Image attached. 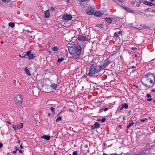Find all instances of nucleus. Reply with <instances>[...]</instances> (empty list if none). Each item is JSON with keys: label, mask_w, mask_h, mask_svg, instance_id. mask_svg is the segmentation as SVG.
I'll return each instance as SVG.
<instances>
[{"label": "nucleus", "mask_w": 155, "mask_h": 155, "mask_svg": "<svg viewBox=\"0 0 155 155\" xmlns=\"http://www.w3.org/2000/svg\"><path fill=\"white\" fill-rule=\"evenodd\" d=\"M50 17V14L49 10H47L45 11L44 17L45 18H48Z\"/></svg>", "instance_id": "obj_11"}, {"label": "nucleus", "mask_w": 155, "mask_h": 155, "mask_svg": "<svg viewBox=\"0 0 155 155\" xmlns=\"http://www.w3.org/2000/svg\"><path fill=\"white\" fill-rule=\"evenodd\" d=\"M9 0H2V1L4 3L8 2Z\"/></svg>", "instance_id": "obj_34"}, {"label": "nucleus", "mask_w": 155, "mask_h": 155, "mask_svg": "<svg viewBox=\"0 0 155 155\" xmlns=\"http://www.w3.org/2000/svg\"><path fill=\"white\" fill-rule=\"evenodd\" d=\"M17 129L18 130L19 129H20L22 128L23 127V124L22 123H20L18 125H17Z\"/></svg>", "instance_id": "obj_19"}, {"label": "nucleus", "mask_w": 155, "mask_h": 155, "mask_svg": "<svg viewBox=\"0 0 155 155\" xmlns=\"http://www.w3.org/2000/svg\"><path fill=\"white\" fill-rule=\"evenodd\" d=\"M134 124V123L133 122L132 120H130L129 121V124L127 126V128L130 127L131 126L133 125Z\"/></svg>", "instance_id": "obj_15"}, {"label": "nucleus", "mask_w": 155, "mask_h": 155, "mask_svg": "<svg viewBox=\"0 0 155 155\" xmlns=\"http://www.w3.org/2000/svg\"><path fill=\"white\" fill-rule=\"evenodd\" d=\"M41 138L45 139L47 140H49L51 138L50 136L49 135H43L41 137Z\"/></svg>", "instance_id": "obj_14"}, {"label": "nucleus", "mask_w": 155, "mask_h": 155, "mask_svg": "<svg viewBox=\"0 0 155 155\" xmlns=\"http://www.w3.org/2000/svg\"><path fill=\"white\" fill-rule=\"evenodd\" d=\"M86 12L88 15L93 14L94 13V10L92 8H88L86 9Z\"/></svg>", "instance_id": "obj_8"}, {"label": "nucleus", "mask_w": 155, "mask_h": 155, "mask_svg": "<svg viewBox=\"0 0 155 155\" xmlns=\"http://www.w3.org/2000/svg\"><path fill=\"white\" fill-rule=\"evenodd\" d=\"M131 49L133 51H135L137 49V48H131Z\"/></svg>", "instance_id": "obj_35"}, {"label": "nucleus", "mask_w": 155, "mask_h": 155, "mask_svg": "<svg viewBox=\"0 0 155 155\" xmlns=\"http://www.w3.org/2000/svg\"><path fill=\"white\" fill-rule=\"evenodd\" d=\"M122 106L125 109H127L128 108V105L126 103L123 104L122 105Z\"/></svg>", "instance_id": "obj_22"}, {"label": "nucleus", "mask_w": 155, "mask_h": 155, "mask_svg": "<svg viewBox=\"0 0 155 155\" xmlns=\"http://www.w3.org/2000/svg\"><path fill=\"white\" fill-rule=\"evenodd\" d=\"M78 39L79 41H84L88 40V38L87 37L82 35H79L78 36Z\"/></svg>", "instance_id": "obj_7"}, {"label": "nucleus", "mask_w": 155, "mask_h": 155, "mask_svg": "<svg viewBox=\"0 0 155 155\" xmlns=\"http://www.w3.org/2000/svg\"><path fill=\"white\" fill-rule=\"evenodd\" d=\"M97 121H101V119H98L97 120Z\"/></svg>", "instance_id": "obj_55"}, {"label": "nucleus", "mask_w": 155, "mask_h": 155, "mask_svg": "<svg viewBox=\"0 0 155 155\" xmlns=\"http://www.w3.org/2000/svg\"><path fill=\"white\" fill-rule=\"evenodd\" d=\"M25 55H25V54L24 56H22L21 54H19V57L20 58H24V57H25Z\"/></svg>", "instance_id": "obj_38"}, {"label": "nucleus", "mask_w": 155, "mask_h": 155, "mask_svg": "<svg viewBox=\"0 0 155 155\" xmlns=\"http://www.w3.org/2000/svg\"><path fill=\"white\" fill-rule=\"evenodd\" d=\"M153 102L154 103H155V100H153Z\"/></svg>", "instance_id": "obj_64"}, {"label": "nucleus", "mask_w": 155, "mask_h": 155, "mask_svg": "<svg viewBox=\"0 0 155 155\" xmlns=\"http://www.w3.org/2000/svg\"><path fill=\"white\" fill-rule=\"evenodd\" d=\"M114 153V155H117V154L116 153Z\"/></svg>", "instance_id": "obj_57"}, {"label": "nucleus", "mask_w": 155, "mask_h": 155, "mask_svg": "<svg viewBox=\"0 0 155 155\" xmlns=\"http://www.w3.org/2000/svg\"><path fill=\"white\" fill-rule=\"evenodd\" d=\"M122 33V32L121 31H119L118 32H115L114 33V35L117 38L119 37V35Z\"/></svg>", "instance_id": "obj_16"}, {"label": "nucleus", "mask_w": 155, "mask_h": 155, "mask_svg": "<svg viewBox=\"0 0 155 155\" xmlns=\"http://www.w3.org/2000/svg\"><path fill=\"white\" fill-rule=\"evenodd\" d=\"M62 117L61 116L58 117L56 120V121L58 122L61 121L62 120Z\"/></svg>", "instance_id": "obj_24"}, {"label": "nucleus", "mask_w": 155, "mask_h": 155, "mask_svg": "<svg viewBox=\"0 0 155 155\" xmlns=\"http://www.w3.org/2000/svg\"><path fill=\"white\" fill-rule=\"evenodd\" d=\"M64 60V58L61 57L60 58H58V62H62V61H63Z\"/></svg>", "instance_id": "obj_25"}, {"label": "nucleus", "mask_w": 155, "mask_h": 155, "mask_svg": "<svg viewBox=\"0 0 155 155\" xmlns=\"http://www.w3.org/2000/svg\"><path fill=\"white\" fill-rule=\"evenodd\" d=\"M24 70L26 73L28 75H30L31 74L29 70L28 69L27 67H26L24 69Z\"/></svg>", "instance_id": "obj_17"}, {"label": "nucleus", "mask_w": 155, "mask_h": 155, "mask_svg": "<svg viewBox=\"0 0 155 155\" xmlns=\"http://www.w3.org/2000/svg\"><path fill=\"white\" fill-rule=\"evenodd\" d=\"M62 18L64 20L68 21L72 19V15L66 13L64 15Z\"/></svg>", "instance_id": "obj_5"}, {"label": "nucleus", "mask_w": 155, "mask_h": 155, "mask_svg": "<svg viewBox=\"0 0 155 155\" xmlns=\"http://www.w3.org/2000/svg\"><path fill=\"white\" fill-rule=\"evenodd\" d=\"M61 112H61L59 114H58V115H59Z\"/></svg>", "instance_id": "obj_61"}, {"label": "nucleus", "mask_w": 155, "mask_h": 155, "mask_svg": "<svg viewBox=\"0 0 155 155\" xmlns=\"http://www.w3.org/2000/svg\"><path fill=\"white\" fill-rule=\"evenodd\" d=\"M108 108H105L104 110V111H106L108 110Z\"/></svg>", "instance_id": "obj_44"}, {"label": "nucleus", "mask_w": 155, "mask_h": 155, "mask_svg": "<svg viewBox=\"0 0 155 155\" xmlns=\"http://www.w3.org/2000/svg\"><path fill=\"white\" fill-rule=\"evenodd\" d=\"M132 67L133 68H136V67H135L134 66H132Z\"/></svg>", "instance_id": "obj_56"}, {"label": "nucleus", "mask_w": 155, "mask_h": 155, "mask_svg": "<svg viewBox=\"0 0 155 155\" xmlns=\"http://www.w3.org/2000/svg\"><path fill=\"white\" fill-rule=\"evenodd\" d=\"M134 123V124H136L137 123V121H135Z\"/></svg>", "instance_id": "obj_58"}, {"label": "nucleus", "mask_w": 155, "mask_h": 155, "mask_svg": "<svg viewBox=\"0 0 155 155\" xmlns=\"http://www.w3.org/2000/svg\"><path fill=\"white\" fill-rule=\"evenodd\" d=\"M100 127V124L97 122H95L94 123V125H91V126L90 128L92 130L95 129L99 128Z\"/></svg>", "instance_id": "obj_9"}, {"label": "nucleus", "mask_w": 155, "mask_h": 155, "mask_svg": "<svg viewBox=\"0 0 155 155\" xmlns=\"http://www.w3.org/2000/svg\"><path fill=\"white\" fill-rule=\"evenodd\" d=\"M18 143H20V141L19 140L18 141Z\"/></svg>", "instance_id": "obj_60"}, {"label": "nucleus", "mask_w": 155, "mask_h": 155, "mask_svg": "<svg viewBox=\"0 0 155 155\" xmlns=\"http://www.w3.org/2000/svg\"><path fill=\"white\" fill-rule=\"evenodd\" d=\"M73 155H78V153L77 151H74L73 153Z\"/></svg>", "instance_id": "obj_30"}, {"label": "nucleus", "mask_w": 155, "mask_h": 155, "mask_svg": "<svg viewBox=\"0 0 155 155\" xmlns=\"http://www.w3.org/2000/svg\"><path fill=\"white\" fill-rule=\"evenodd\" d=\"M20 148L21 149H22L23 148V147H22V144H21L20 145Z\"/></svg>", "instance_id": "obj_47"}, {"label": "nucleus", "mask_w": 155, "mask_h": 155, "mask_svg": "<svg viewBox=\"0 0 155 155\" xmlns=\"http://www.w3.org/2000/svg\"><path fill=\"white\" fill-rule=\"evenodd\" d=\"M68 49L69 52L72 55L71 58H74L75 59L79 58L82 49L80 45H75L74 47H68Z\"/></svg>", "instance_id": "obj_3"}, {"label": "nucleus", "mask_w": 155, "mask_h": 155, "mask_svg": "<svg viewBox=\"0 0 155 155\" xmlns=\"http://www.w3.org/2000/svg\"><path fill=\"white\" fill-rule=\"evenodd\" d=\"M1 43L2 44H3V41H1Z\"/></svg>", "instance_id": "obj_62"}, {"label": "nucleus", "mask_w": 155, "mask_h": 155, "mask_svg": "<svg viewBox=\"0 0 155 155\" xmlns=\"http://www.w3.org/2000/svg\"><path fill=\"white\" fill-rule=\"evenodd\" d=\"M19 152L20 153H22V150H19Z\"/></svg>", "instance_id": "obj_49"}, {"label": "nucleus", "mask_w": 155, "mask_h": 155, "mask_svg": "<svg viewBox=\"0 0 155 155\" xmlns=\"http://www.w3.org/2000/svg\"><path fill=\"white\" fill-rule=\"evenodd\" d=\"M57 87V84H56L54 83L53 84H52L51 85V87L53 89H55Z\"/></svg>", "instance_id": "obj_21"}, {"label": "nucleus", "mask_w": 155, "mask_h": 155, "mask_svg": "<svg viewBox=\"0 0 155 155\" xmlns=\"http://www.w3.org/2000/svg\"><path fill=\"white\" fill-rule=\"evenodd\" d=\"M141 81L144 86L152 88L155 83V75L152 73L147 74L142 77Z\"/></svg>", "instance_id": "obj_2"}, {"label": "nucleus", "mask_w": 155, "mask_h": 155, "mask_svg": "<svg viewBox=\"0 0 155 155\" xmlns=\"http://www.w3.org/2000/svg\"><path fill=\"white\" fill-rule=\"evenodd\" d=\"M151 12L155 14V10H154L153 9H152L151 10Z\"/></svg>", "instance_id": "obj_41"}, {"label": "nucleus", "mask_w": 155, "mask_h": 155, "mask_svg": "<svg viewBox=\"0 0 155 155\" xmlns=\"http://www.w3.org/2000/svg\"><path fill=\"white\" fill-rule=\"evenodd\" d=\"M7 122L8 123V124H11V123H10V122H9V121H7Z\"/></svg>", "instance_id": "obj_53"}, {"label": "nucleus", "mask_w": 155, "mask_h": 155, "mask_svg": "<svg viewBox=\"0 0 155 155\" xmlns=\"http://www.w3.org/2000/svg\"><path fill=\"white\" fill-rule=\"evenodd\" d=\"M105 20L108 23H111L112 22L111 19L110 18H106Z\"/></svg>", "instance_id": "obj_18"}, {"label": "nucleus", "mask_w": 155, "mask_h": 155, "mask_svg": "<svg viewBox=\"0 0 155 155\" xmlns=\"http://www.w3.org/2000/svg\"><path fill=\"white\" fill-rule=\"evenodd\" d=\"M140 26L142 28H147L149 27H148L146 25H140Z\"/></svg>", "instance_id": "obj_26"}, {"label": "nucleus", "mask_w": 155, "mask_h": 155, "mask_svg": "<svg viewBox=\"0 0 155 155\" xmlns=\"http://www.w3.org/2000/svg\"><path fill=\"white\" fill-rule=\"evenodd\" d=\"M12 127L14 130H18L17 129V127L16 125H13L12 126Z\"/></svg>", "instance_id": "obj_28"}, {"label": "nucleus", "mask_w": 155, "mask_h": 155, "mask_svg": "<svg viewBox=\"0 0 155 155\" xmlns=\"http://www.w3.org/2000/svg\"><path fill=\"white\" fill-rule=\"evenodd\" d=\"M110 63L108 59H105L103 61L97 62V64H91L90 67L88 68L87 75L91 77L94 75L99 73L101 71L106 68Z\"/></svg>", "instance_id": "obj_1"}, {"label": "nucleus", "mask_w": 155, "mask_h": 155, "mask_svg": "<svg viewBox=\"0 0 155 155\" xmlns=\"http://www.w3.org/2000/svg\"><path fill=\"white\" fill-rule=\"evenodd\" d=\"M110 155H114V153H111V154H110Z\"/></svg>", "instance_id": "obj_63"}, {"label": "nucleus", "mask_w": 155, "mask_h": 155, "mask_svg": "<svg viewBox=\"0 0 155 155\" xmlns=\"http://www.w3.org/2000/svg\"><path fill=\"white\" fill-rule=\"evenodd\" d=\"M137 28V29H141L142 28H141V27H140H140H139V28Z\"/></svg>", "instance_id": "obj_51"}, {"label": "nucleus", "mask_w": 155, "mask_h": 155, "mask_svg": "<svg viewBox=\"0 0 155 155\" xmlns=\"http://www.w3.org/2000/svg\"><path fill=\"white\" fill-rule=\"evenodd\" d=\"M50 115H51L50 114V113L48 114V116H50Z\"/></svg>", "instance_id": "obj_59"}, {"label": "nucleus", "mask_w": 155, "mask_h": 155, "mask_svg": "<svg viewBox=\"0 0 155 155\" xmlns=\"http://www.w3.org/2000/svg\"><path fill=\"white\" fill-rule=\"evenodd\" d=\"M124 108L122 106L120 108V110H121Z\"/></svg>", "instance_id": "obj_52"}, {"label": "nucleus", "mask_w": 155, "mask_h": 155, "mask_svg": "<svg viewBox=\"0 0 155 155\" xmlns=\"http://www.w3.org/2000/svg\"><path fill=\"white\" fill-rule=\"evenodd\" d=\"M152 100V99L151 98L147 99V101H150Z\"/></svg>", "instance_id": "obj_39"}, {"label": "nucleus", "mask_w": 155, "mask_h": 155, "mask_svg": "<svg viewBox=\"0 0 155 155\" xmlns=\"http://www.w3.org/2000/svg\"><path fill=\"white\" fill-rule=\"evenodd\" d=\"M122 7L124 8L126 11L130 13H134V11L132 9H130L129 8L125 6H122Z\"/></svg>", "instance_id": "obj_10"}, {"label": "nucleus", "mask_w": 155, "mask_h": 155, "mask_svg": "<svg viewBox=\"0 0 155 155\" xmlns=\"http://www.w3.org/2000/svg\"><path fill=\"white\" fill-rule=\"evenodd\" d=\"M52 50L54 51H58L59 48L57 46H55L52 48Z\"/></svg>", "instance_id": "obj_20"}, {"label": "nucleus", "mask_w": 155, "mask_h": 155, "mask_svg": "<svg viewBox=\"0 0 155 155\" xmlns=\"http://www.w3.org/2000/svg\"><path fill=\"white\" fill-rule=\"evenodd\" d=\"M151 2H153L155 0H149Z\"/></svg>", "instance_id": "obj_54"}, {"label": "nucleus", "mask_w": 155, "mask_h": 155, "mask_svg": "<svg viewBox=\"0 0 155 155\" xmlns=\"http://www.w3.org/2000/svg\"><path fill=\"white\" fill-rule=\"evenodd\" d=\"M117 1L120 3H123V1L122 0H118Z\"/></svg>", "instance_id": "obj_46"}, {"label": "nucleus", "mask_w": 155, "mask_h": 155, "mask_svg": "<svg viewBox=\"0 0 155 155\" xmlns=\"http://www.w3.org/2000/svg\"><path fill=\"white\" fill-rule=\"evenodd\" d=\"M94 14L95 16L97 17H101L103 15L102 13L97 11Z\"/></svg>", "instance_id": "obj_13"}, {"label": "nucleus", "mask_w": 155, "mask_h": 155, "mask_svg": "<svg viewBox=\"0 0 155 155\" xmlns=\"http://www.w3.org/2000/svg\"><path fill=\"white\" fill-rule=\"evenodd\" d=\"M133 86H134V87H136V88H137L138 87V85H137L136 86V85L135 84H133Z\"/></svg>", "instance_id": "obj_48"}, {"label": "nucleus", "mask_w": 155, "mask_h": 155, "mask_svg": "<svg viewBox=\"0 0 155 155\" xmlns=\"http://www.w3.org/2000/svg\"><path fill=\"white\" fill-rule=\"evenodd\" d=\"M79 1H80V2H85L86 1L89 2L90 1V0H79Z\"/></svg>", "instance_id": "obj_31"}, {"label": "nucleus", "mask_w": 155, "mask_h": 155, "mask_svg": "<svg viewBox=\"0 0 155 155\" xmlns=\"http://www.w3.org/2000/svg\"><path fill=\"white\" fill-rule=\"evenodd\" d=\"M151 91L152 92H154L155 91V89H152L151 90Z\"/></svg>", "instance_id": "obj_50"}, {"label": "nucleus", "mask_w": 155, "mask_h": 155, "mask_svg": "<svg viewBox=\"0 0 155 155\" xmlns=\"http://www.w3.org/2000/svg\"><path fill=\"white\" fill-rule=\"evenodd\" d=\"M8 25L10 27L13 28L15 26V24L13 22H10L8 23Z\"/></svg>", "instance_id": "obj_23"}, {"label": "nucleus", "mask_w": 155, "mask_h": 155, "mask_svg": "<svg viewBox=\"0 0 155 155\" xmlns=\"http://www.w3.org/2000/svg\"><path fill=\"white\" fill-rule=\"evenodd\" d=\"M15 149L16 151H17L18 150H19V148H18L16 146L15 147Z\"/></svg>", "instance_id": "obj_37"}, {"label": "nucleus", "mask_w": 155, "mask_h": 155, "mask_svg": "<svg viewBox=\"0 0 155 155\" xmlns=\"http://www.w3.org/2000/svg\"><path fill=\"white\" fill-rule=\"evenodd\" d=\"M51 11V12L54 11L55 10V8L52 7H51L50 8Z\"/></svg>", "instance_id": "obj_29"}, {"label": "nucleus", "mask_w": 155, "mask_h": 155, "mask_svg": "<svg viewBox=\"0 0 155 155\" xmlns=\"http://www.w3.org/2000/svg\"><path fill=\"white\" fill-rule=\"evenodd\" d=\"M3 146V144L2 143L0 142V148H1Z\"/></svg>", "instance_id": "obj_40"}, {"label": "nucleus", "mask_w": 155, "mask_h": 155, "mask_svg": "<svg viewBox=\"0 0 155 155\" xmlns=\"http://www.w3.org/2000/svg\"><path fill=\"white\" fill-rule=\"evenodd\" d=\"M131 4L133 5H134L135 4V3L134 1H133L131 2Z\"/></svg>", "instance_id": "obj_42"}, {"label": "nucleus", "mask_w": 155, "mask_h": 155, "mask_svg": "<svg viewBox=\"0 0 155 155\" xmlns=\"http://www.w3.org/2000/svg\"><path fill=\"white\" fill-rule=\"evenodd\" d=\"M69 111H70V112H74V110L71 109H70L69 110Z\"/></svg>", "instance_id": "obj_43"}, {"label": "nucleus", "mask_w": 155, "mask_h": 155, "mask_svg": "<svg viewBox=\"0 0 155 155\" xmlns=\"http://www.w3.org/2000/svg\"><path fill=\"white\" fill-rule=\"evenodd\" d=\"M16 151H16V150L13 151L12 152V153L14 154H15L16 153Z\"/></svg>", "instance_id": "obj_45"}, {"label": "nucleus", "mask_w": 155, "mask_h": 155, "mask_svg": "<svg viewBox=\"0 0 155 155\" xmlns=\"http://www.w3.org/2000/svg\"><path fill=\"white\" fill-rule=\"evenodd\" d=\"M151 94H147V98H148L149 97L151 98Z\"/></svg>", "instance_id": "obj_32"}, {"label": "nucleus", "mask_w": 155, "mask_h": 155, "mask_svg": "<svg viewBox=\"0 0 155 155\" xmlns=\"http://www.w3.org/2000/svg\"><path fill=\"white\" fill-rule=\"evenodd\" d=\"M31 50H29L26 52L25 55L28 56V58L29 60L33 59L34 58L35 56L33 54H31Z\"/></svg>", "instance_id": "obj_6"}, {"label": "nucleus", "mask_w": 155, "mask_h": 155, "mask_svg": "<svg viewBox=\"0 0 155 155\" xmlns=\"http://www.w3.org/2000/svg\"><path fill=\"white\" fill-rule=\"evenodd\" d=\"M15 104L18 105H21L23 102V98L22 95L21 94H17L14 98Z\"/></svg>", "instance_id": "obj_4"}, {"label": "nucleus", "mask_w": 155, "mask_h": 155, "mask_svg": "<svg viewBox=\"0 0 155 155\" xmlns=\"http://www.w3.org/2000/svg\"><path fill=\"white\" fill-rule=\"evenodd\" d=\"M50 109L52 111L53 114H54L55 112V109L54 108L52 107H50Z\"/></svg>", "instance_id": "obj_27"}, {"label": "nucleus", "mask_w": 155, "mask_h": 155, "mask_svg": "<svg viewBox=\"0 0 155 155\" xmlns=\"http://www.w3.org/2000/svg\"><path fill=\"white\" fill-rule=\"evenodd\" d=\"M106 120V119L105 118H102V119H101V121L102 122H104Z\"/></svg>", "instance_id": "obj_33"}, {"label": "nucleus", "mask_w": 155, "mask_h": 155, "mask_svg": "<svg viewBox=\"0 0 155 155\" xmlns=\"http://www.w3.org/2000/svg\"><path fill=\"white\" fill-rule=\"evenodd\" d=\"M144 4L146 5L149 6H153L154 4L153 3L147 1H145L143 2Z\"/></svg>", "instance_id": "obj_12"}, {"label": "nucleus", "mask_w": 155, "mask_h": 155, "mask_svg": "<svg viewBox=\"0 0 155 155\" xmlns=\"http://www.w3.org/2000/svg\"><path fill=\"white\" fill-rule=\"evenodd\" d=\"M147 120V118H145L144 119H142L141 120V122H144Z\"/></svg>", "instance_id": "obj_36"}]
</instances>
